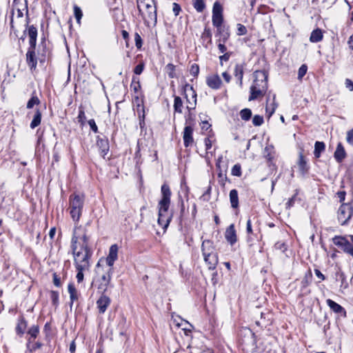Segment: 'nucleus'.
Listing matches in <instances>:
<instances>
[{
    "label": "nucleus",
    "mask_w": 353,
    "mask_h": 353,
    "mask_svg": "<svg viewBox=\"0 0 353 353\" xmlns=\"http://www.w3.org/2000/svg\"><path fill=\"white\" fill-rule=\"evenodd\" d=\"M188 348L190 353H213L212 349L208 347L199 339H192Z\"/></svg>",
    "instance_id": "nucleus-10"
},
{
    "label": "nucleus",
    "mask_w": 353,
    "mask_h": 353,
    "mask_svg": "<svg viewBox=\"0 0 353 353\" xmlns=\"http://www.w3.org/2000/svg\"><path fill=\"white\" fill-rule=\"evenodd\" d=\"M28 323L24 317L21 316L18 320V323L16 327V332L17 334L22 336L26 330Z\"/></svg>",
    "instance_id": "nucleus-31"
},
{
    "label": "nucleus",
    "mask_w": 353,
    "mask_h": 353,
    "mask_svg": "<svg viewBox=\"0 0 353 353\" xmlns=\"http://www.w3.org/2000/svg\"><path fill=\"white\" fill-rule=\"evenodd\" d=\"M26 31L28 32V35L29 37V46H36L37 39V28L33 25L28 26L26 30L23 32L24 35L26 34Z\"/></svg>",
    "instance_id": "nucleus-21"
},
{
    "label": "nucleus",
    "mask_w": 353,
    "mask_h": 353,
    "mask_svg": "<svg viewBox=\"0 0 353 353\" xmlns=\"http://www.w3.org/2000/svg\"><path fill=\"white\" fill-rule=\"evenodd\" d=\"M30 343L28 341V343H27V347L28 349L29 350V351L30 352H33L34 351H36L38 349H40L43 344L41 343V342H36L34 344H33L31 347L30 346Z\"/></svg>",
    "instance_id": "nucleus-57"
},
{
    "label": "nucleus",
    "mask_w": 353,
    "mask_h": 353,
    "mask_svg": "<svg viewBox=\"0 0 353 353\" xmlns=\"http://www.w3.org/2000/svg\"><path fill=\"white\" fill-rule=\"evenodd\" d=\"M131 88L134 92H137L141 89V84L139 78L135 77H132Z\"/></svg>",
    "instance_id": "nucleus-47"
},
{
    "label": "nucleus",
    "mask_w": 353,
    "mask_h": 353,
    "mask_svg": "<svg viewBox=\"0 0 353 353\" xmlns=\"http://www.w3.org/2000/svg\"><path fill=\"white\" fill-rule=\"evenodd\" d=\"M161 198L158 202V220L157 223L159 226L162 227L164 232L169 226L172 217L173 212L169 211L172 192L170 186L164 183L161 188Z\"/></svg>",
    "instance_id": "nucleus-1"
},
{
    "label": "nucleus",
    "mask_w": 353,
    "mask_h": 353,
    "mask_svg": "<svg viewBox=\"0 0 353 353\" xmlns=\"http://www.w3.org/2000/svg\"><path fill=\"white\" fill-rule=\"evenodd\" d=\"M190 73L194 77H196L199 73V66L196 63H193L190 69Z\"/></svg>",
    "instance_id": "nucleus-56"
},
{
    "label": "nucleus",
    "mask_w": 353,
    "mask_h": 353,
    "mask_svg": "<svg viewBox=\"0 0 353 353\" xmlns=\"http://www.w3.org/2000/svg\"><path fill=\"white\" fill-rule=\"evenodd\" d=\"M41 112L39 109H36L33 115L32 120L30 123V127L31 129H34L41 124Z\"/></svg>",
    "instance_id": "nucleus-30"
},
{
    "label": "nucleus",
    "mask_w": 353,
    "mask_h": 353,
    "mask_svg": "<svg viewBox=\"0 0 353 353\" xmlns=\"http://www.w3.org/2000/svg\"><path fill=\"white\" fill-rule=\"evenodd\" d=\"M172 11L175 17L178 16L181 11V6L177 3H174L172 5Z\"/></svg>",
    "instance_id": "nucleus-63"
},
{
    "label": "nucleus",
    "mask_w": 353,
    "mask_h": 353,
    "mask_svg": "<svg viewBox=\"0 0 353 353\" xmlns=\"http://www.w3.org/2000/svg\"><path fill=\"white\" fill-rule=\"evenodd\" d=\"M173 106L175 112L182 113L183 101L180 97L174 96Z\"/></svg>",
    "instance_id": "nucleus-41"
},
{
    "label": "nucleus",
    "mask_w": 353,
    "mask_h": 353,
    "mask_svg": "<svg viewBox=\"0 0 353 353\" xmlns=\"http://www.w3.org/2000/svg\"><path fill=\"white\" fill-rule=\"evenodd\" d=\"M74 14L77 23H80V21L83 17V12L81 8L77 6H74Z\"/></svg>",
    "instance_id": "nucleus-52"
},
{
    "label": "nucleus",
    "mask_w": 353,
    "mask_h": 353,
    "mask_svg": "<svg viewBox=\"0 0 353 353\" xmlns=\"http://www.w3.org/2000/svg\"><path fill=\"white\" fill-rule=\"evenodd\" d=\"M230 201L231 207L234 209L239 208V196L238 192L236 189H233L230 192Z\"/></svg>",
    "instance_id": "nucleus-34"
},
{
    "label": "nucleus",
    "mask_w": 353,
    "mask_h": 353,
    "mask_svg": "<svg viewBox=\"0 0 353 353\" xmlns=\"http://www.w3.org/2000/svg\"><path fill=\"white\" fill-rule=\"evenodd\" d=\"M193 128L191 125H187L183 132V144L185 148L191 146L194 142Z\"/></svg>",
    "instance_id": "nucleus-16"
},
{
    "label": "nucleus",
    "mask_w": 353,
    "mask_h": 353,
    "mask_svg": "<svg viewBox=\"0 0 353 353\" xmlns=\"http://www.w3.org/2000/svg\"><path fill=\"white\" fill-rule=\"evenodd\" d=\"M134 42L137 49H141L142 47L143 41L140 34L138 32H135L134 34Z\"/></svg>",
    "instance_id": "nucleus-61"
},
{
    "label": "nucleus",
    "mask_w": 353,
    "mask_h": 353,
    "mask_svg": "<svg viewBox=\"0 0 353 353\" xmlns=\"http://www.w3.org/2000/svg\"><path fill=\"white\" fill-rule=\"evenodd\" d=\"M276 96L275 94L273 95L272 101L271 103H269L267 101L266 107H265V111L268 114V117H270L275 112L278 104L275 101ZM269 101V99H268Z\"/></svg>",
    "instance_id": "nucleus-33"
},
{
    "label": "nucleus",
    "mask_w": 353,
    "mask_h": 353,
    "mask_svg": "<svg viewBox=\"0 0 353 353\" xmlns=\"http://www.w3.org/2000/svg\"><path fill=\"white\" fill-rule=\"evenodd\" d=\"M244 74V67L243 64L237 63L235 65L234 70V75L238 80L240 87L243 85V77Z\"/></svg>",
    "instance_id": "nucleus-27"
},
{
    "label": "nucleus",
    "mask_w": 353,
    "mask_h": 353,
    "mask_svg": "<svg viewBox=\"0 0 353 353\" xmlns=\"http://www.w3.org/2000/svg\"><path fill=\"white\" fill-rule=\"evenodd\" d=\"M118 250L119 248L117 244L112 245L109 249V253L105 259V261L110 268L113 266L115 261L118 259Z\"/></svg>",
    "instance_id": "nucleus-19"
},
{
    "label": "nucleus",
    "mask_w": 353,
    "mask_h": 353,
    "mask_svg": "<svg viewBox=\"0 0 353 353\" xmlns=\"http://www.w3.org/2000/svg\"><path fill=\"white\" fill-rule=\"evenodd\" d=\"M192 5L198 12H202L205 8L204 0H192Z\"/></svg>",
    "instance_id": "nucleus-42"
},
{
    "label": "nucleus",
    "mask_w": 353,
    "mask_h": 353,
    "mask_svg": "<svg viewBox=\"0 0 353 353\" xmlns=\"http://www.w3.org/2000/svg\"><path fill=\"white\" fill-rule=\"evenodd\" d=\"M50 299L52 304L57 307L59 305V294L57 291L52 290L50 292Z\"/></svg>",
    "instance_id": "nucleus-45"
},
{
    "label": "nucleus",
    "mask_w": 353,
    "mask_h": 353,
    "mask_svg": "<svg viewBox=\"0 0 353 353\" xmlns=\"http://www.w3.org/2000/svg\"><path fill=\"white\" fill-rule=\"evenodd\" d=\"M333 243L341 249V250L353 257V244L350 242L346 236L336 235L332 239Z\"/></svg>",
    "instance_id": "nucleus-7"
},
{
    "label": "nucleus",
    "mask_w": 353,
    "mask_h": 353,
    "mask_svg": "<svg viewBox=\"0 0 353 353\" xmlns=\"http://www.w3.org/2000/svg\"><path fill=\"white\" fill-rule=\"evenodd\" d=\"M334 159L338 163H341L346 157V152L343 145L339 143L334 154Z\"/></svg>",
    "instance_id": "nucleus-28"
},
{
    "label": "nucleus",
    "mask_w": 353,
    "mask_h": 353,
    "mask_svg": "<svg viewBox=\"0 0 353 353\" xmlns=\"http://www.w3.org/2000/svg\"><path fill=\"white\" fill-rule=\"evenodd\" d=\"M325 145L323 141H316L314 143V155L318 159L321 157V153L325 150Z\"/></svg>",
    "instance_id": "nucleus-35"
},
{
    "label": "nucleus",
    "mask_w": 353,
    "mask_h": 353,
    "mask_svg": "<svg viewBox=\"0 0 353 353\" xmlns=\"http://www.w3.org/2000/svg\"><path fill=\"white\" fill-rule=\"evenodd\" d=\"M231 174L232 176H241L242 174L241 165L239 163L235 164L232 168Z\"/></svg>",
    "instance_id": "nucleus-49"
},
{
    "label": "nucleus",
    "mask_w": 353,
    "mask_h": 353,
    "mask_svg": "<svg viewBox=\"0 0 353 353\" xmlns=\"http://www.w3.org/2000/svg\"><path fill=\"white\" fill-rule=\"evenodd\" d=\"M178 203L180 205V208H181L180 209L179 221L181 222L182 219H183V216L184 215V212H185V205H184L183 199H182V197L181 196H179Z\"/></svg>",
    "instance_id": "nucleus-53"
},
{
    "label": "nucleus",
    "mask_w": 353,
    "mask_h": 353,
    "mask_svg": "<svg viewBox=\"0 0 353 353\" xmlns=\"http://www.w3.org/2000/svg\"><path fill=\"white\" fill-rule=\"evenodd\" d=\"M232 52L223 53V54L219 57L220 64L222 65L224 61H228L230 59V57L232 56Z\"/></svg>",
    "instance_id": "nucleus-59"
},
{
    "label": "nucleus",
    "mask_w": 353,
    "mask_h": 353,
    "mask_svg": "<svg viewBox=\"0 0 353 353\" xmlns=\"http://www.w3.org/2000/svg\"><path fill=\"white\" fill-rule=\"evenodd\" d=\"M90 235L84 226H76L74 228L71 239L72 252H93L90 245Z\"/></svg>",
    "instance_id": "nucleus-2"
},
{
    "label": "nucleus",
    "mask_w": 353,
    "mask_h": 353,
    "mask_svg": "<svg viewBox=\"0 0 353 353\" xmlns=\"http://www.w3.org/2000/svg\"><path fill=\"white\" fill-rule=\"evenodd\" d=\"M223 6L219 1L214 3L212 7V21L213 26H219L223 22Z\"/></svg>",
    "instance_id": "nucleus-11"
},
{
    "label": "nucleus",
    "mask_w": 353,
    "mask_h": 353,
    "mask_svg": "<svg viewBox=\"0 0 353 353\" xmlns=\"http://www.w3.org/2000/svg\"><path fill=\"white\" fill-rule=\"evenodd\" d=\"M97 145L100 150L101 155L103 157V158H105V155L108 153L110 149L108 139L105 137H98L97 141Z\"/></svg>",
    "instance_id": "nucleus-23"
},
{
    "label": "nucleus",
    "mask_w": 353,
    "mask_h": 353,
    "mask_svg": "<svg viewBox=\"0 0 353 353\" xmlns=\"http://www.w3.org/2000/svg\"><path fill=\"white\" fill-rule=\"evenodd\" d=\"M151 7L152 8H145L147 16L145 17L143 14L141 17L147 26H149L150 23H152L154 26H156L157 23V4H152Z\"/></svg>",
    "instance_id": "nucleus-13"
},
{
    "label": "nucleus",
    "mask_w": 353,
    "mask_h": 353,
    "mask_svg": "<svg viewBox=\"0 0 353 353\" xmlns=\"http://www.w3.org/2000/svg\"><path fill=\"white\" fill-rule=\"evenodd\" d=\"M206 83L210 88L218 90L221 86L222 81L218 74H213L207 77Z\"/></svg>",
    "instance_id": "nucleus-24"
},
{
    "label": "nucleus",
    "mask_w": 353,
    "mask_h": 353,
    "mask_svg": "<svg viewBox=\"0 0 353 353\" xmlns=\"http://www.w3.org/2000/svg\"><path fill=\"white\" fill-rule=\"evenodd\" d=\"M297 165L299 167V170L302 176L306 175L310 170V165L307 162V159L305 157L303 154V150L301 149L299 152V159L297 161Z\"/></svg>",
    "instance_id": "nucleus-15"
},
{
    "label": "nucleus",
    "mask_w": 353,
    "mask_h": 353,
    "mask_svg": "<svg viewBox=\"0 0 353 353\" xmlns=\"http://www.w3.org/2000/svg\"><path fill=\"white\" fill-rule=\"evenodd\" d=\"M225 238L231 245H233L237 241V236L234 224H231L227 228L225 233Z\"/></svg>",
    "instance_id": "nucleus-25"
},
{
    "label": "nucleus",
    "mask_w": 353,
    "mask_h": 353,
    "mask_svg": "<svg viewBox=\"0 0 353 353\" xmlns=\"http://www.w3.org/2000/svg\"><path fill=\"white\" fill-rule=\"evenodd\" d=\"M326 303L330 307V310L337 314L339 316L343 318L347 316L346 310L339 303L330 299L326 300Z\"/></svg>",
    "instance_id": "nucleus-18"
},
{
    "label": "nucleus",
    "mask_w": 353,
    "mask_h": 353,
    "mask_svg": "<svg viewBox=\"0 0 353 353\" xmlns=\"http://www.w3.org/2000/svg\"><path fill=\"white\" fill-rule=\"evenodd\" d=\"M239 115L243 121H248L252 118V110L250 108L242 109L239 112Z\"/></svg>",
    "instance_id": "nucleus-40"
},
{
    "label": "nucleus",
    "mask_w": 353,
    "mask_h": 353,
    "mask_svg": "<svg viewBox=\"0 0 353 353\" xmlns=\"http://www.w3.org/2000/svg\"><path fill=\"white\" fill-rule=\"evenodd\" d=\"M323 39V33L321 29L316 28L314 30L310 35V41L312 43H317Z\"/></svg>",
    "instance_id": "nucleus-36"
},
{
    "label": "nucleus",
    "mask_w": 353,
    "mask_h": 353,
    "mask_svg": "<svg viewBox=\"0 0 353 353\" xmlns=\"http://www.w3.org/2000/svg\"><path fill=\"white\" fill-rule=\"evenodd\" d=\"M274 248L276 250H281L282 252H285L287 250V245L284 242L278 241L274 244Z\"/></svg>",
    "instance_id": "nucleus-60"
},
{
    "label": "nucleus",
    "mask_w": 353,
    "mask_h": 353,
    "mask_svg": "<svg viewBox=\"0 0 353 353\" xmlns=\"http://www.w3.org/2000/svg\"><path fill=\"white\" fill-rule=\"evenodd\" d=\"M246 232L248 234L247 241L249 243L252 242L253 239L250 235L253 234L254 233H253V230H252L251 220L250 219L247 221Z\"/></svg>",
    "instance_id": "nucleus-44"
},
{
    "label": "nucleus",
    "mask_w": 353,
    "mask_h": 353,
    "mask_svg": "<svg viewBox=\"0 0 353 353\" xmlns=\"http://www.w3.org/2000/svg\"><path fill=\"white\" fill-rule=\"evenodd\" d=\"M137 8L139 10V12L141 15H143V11L141 8L143 7L145 8H152L151 6L152 4H157L156 0H137Z\"/></svg>",
    "instance_id": "nucleus-29"
},
{
    "label": "nucleus",
    "mask_w": 353,
    "mask_h": 353,
    "mask_svg": "<svg viewBox=\"0 0 353 353\" xmlns=\"http://www.w3.org/2000/svg\"><path fill=\"white\" fill-rule=\"evenodd\" d=\"M145 68V63L143 61H141L136 67L134 68V73L137 75L141 74Z\"/></svg>",
    "instance_id": "nucleus-58"
},
{
    "label": "nucleus",
    "mask_w": 353,
    "mask_h": 353,
    "mask_svg": "<svg viewBox=\"0 0 353 353\" xmlns=\"http://www.w3.org/2000/svg\"><path fill=\"white\" fill-rule=\"evenodd\" d=\"M41 101L36 94L35 91L32 93L30 99L28 100L26 108L28 109H32L34 105L40 104Z\"/></svg>",
    "instance_id": "nucleus-37"
},
{
    "label": "nucleus",
    "mask_w": 353,
    "mask_h": 353,
    "mask_svg": "<svg viewBox=\"0 0 353 353\" xmlns=\"http://www.w3.org/2000/svg\"><path fill=\"white\" fill-rule=\"evenodd\" d=\"M182 94L186 99V101L190 105H187V109L190 111L196 107V93L193 87L189 83H185L183 86Z\"/></svg>",
    "instance_id": "nucleus-8"
},
{
    "label": "nucleus",
    "mask_w": 353,
    "mask_h": 353,
    "mask_svg": "<svg viewBox=\"0 0 353 353\" xmlns=\"http://www.w3.org/2000/svg\"><path fill=\"white\" fill-rule=\"evenodd\" d=\"M352 216L353 205L350 203H343L337 212V219L341 225H347Z\"/></svg>",
    "instance_id": "nucleus-6"
},
{
    "label": "nucleus",
    "mask_w": 353,
    "mask_h": 353,
    "mask_svg": "<svg viewBox=\"0 0 353 353\" xmlns=\"http://www.w3.org/2000/svg\"><path fill=\"white\" fill-rule=\"evenodd\" d=\"M110 299L102 292L101 296L97 301V305L100 314H103L110 304Z\"/></svg>",
    "instance_id": "nucleus-22"
},
{
    "label": "nucleus",
    "mask_w": 353,
    "mask_h": 353,
    "mask_svg": "<svg viewBox=\"0 0 353 353\" xmlns=\"http://www.w3.org/2000/svg\"><path fill=\"white\" fill-rule=\"evenodd\" d=\"M274 147L272 145H267L264 149V157L269 161H271L274 158Z\"/></svg>",
    "instance_id": "nucleus-43"
},
{
    "label": "nucleus",
    "mask_w": 353,
    "mask_h": 353,
    "mask_svg": "<svg viewBox=\"0 0 353 353\" xmlns=\"http://www.w3.org/2000/svg\"><path fill=\"white\" fill-rule=\"evenodd\" d=\"M263 122V117L261 115L256 114L252 118V123L254 126H261Z\"/></svg>",
    "instance_id": "nucleus-54"
},
{
    "label": "nucleus",
    "mask_w": 353,
    "mask_h": 353,
    "mask_svg": "<svg viewBox=\"0 0 353 353\" xmlns=\"http://www.w3.org/2000/svg\"><path fill=\"white\" fill-rule=\"evenodd\" d=\"M83 194L73 193L69 197L70 214L74 221H79L84 205Z\"/></svg>",
    "instance_id": "nucleus-5"
},
{
    "label": "nucleus",
    "mask_w": 353,
    "mask_h": 353,
    "mask_svg": "<svg viewBox=\"0 0 353 353\" xmlns=\"http://www.w3.org/2000/svg\"><path fill=\"white\" fill-rule=\"evenodd\" d=\"M346 139L348 143L353 145V128L347 132Z\"/></svg>",
    "instance_id": "nucleus-64"
},
{
    "label": "nucleus",
    "mask_w": 353,
    "mask_h": 353,
    "mask_svg": "<svg viewBox=\"0 0 353 353\" xmlns=\"http://www.w3.org/2000/svg\"><path fill=\"white\" fill-rule=\"evenodd\" d=\"M75 268L77 270V274L76 276L77 282L81 283L83 281V277H84L83 271L87 270L88 268H82L81 266V268H79V267H75Z\"/></svg>",
    "instance_id": "nucleus-51"
},
{
    "label": "nucleus",
    "mask_w": 353,
    "mask_h": 353,
    "mask_svg": "<svg viewBox=\"0 0 353 353\" xmlns=\"http://www.w3.org/2000/svg\"><path fill=\"white\" fill-rule=\"evenodd\" d=\"M68 290L70 294V307H72L73 303L78 300V292L73 283H70L68 284Z\"/></svg>",
    "instance_id": "nucleus-32"
},
{
    "label": "nucleus",
    "mask_w": 353,
    "mask_h": 353,
    "mask_svg": "<svg viewBox=\"0 0 353 353\" xmlns=\"http://www.w3.org/2000/svg\"><path fill=\"white\" fill-rule=\"evenodd\" d=\"M175 65L172 63H168L167 65H166V69L168 70V77L170 78H176V73H175Z\"/></svg>",
    "instance_id": "nucleus-48"
},
{
    "label": "nucleus",
    "mask_w": 353,
    "mask_h": 353,
    "mask_svg": "<svg viewBox=\"0 0 353 353\" xmlns=\"http://www.w3.org/2000/svg\"><path fill=\"white\" fill-rule=\"evenodd\" d=\"M307 71V66L305 64H303L299 68L298 70V79L301 80L303 77L305 75Z\"/></svg>",
    "instance_id": "nucleus-55"
},
{
    "label": "nucleus",
    "mask_w": 353,
    "mask_h": 353,
    "mask_svg": "<svg viewBox=\"0 0 353 353\" xmlns=\"http://www.w3.org/2000/svg\"><path fill=\"white\" fill-rule=\"evenodd\" d=\"M312 274L310 269L307 270V272L305 274L302 281L301 285L303 288H305L310 285L312 283Z\"/></svg>",
    "instance_id": "nucleus-39"
},
{
    "label": "nucleus",
    "mask_w": 353,
    "mask_h": 353,
    "mask_svg": "<svg viewBox=\"0 0 353 353\" xmlns=\"http://www.w3.org/2000/svg\"><path fill=\"white\" fill-rule=\"evenodd\" d=\"M36 46H29L26 52V63L31 71L35 70L37 65V58L35 54Z\"/></svg>",
    "instance_id": "nucleus-14"
},
{
    "label": "nucleus",
    "mask_w": 353,
    "mask_h": 353,
    "mask_svg": "<svg viewBox=\"0 0 353 353\" xmlns=\"http://www.w3.org/2000/svg\"><path fill=\"white\" fill-rule=\"evenodd\" d=\"M77 118H78L79 122L81 125H84L85 124V120H86V117H85V112H84V110H83L82 106L79 107V114H78V117Z\"/></svg>",
    "instance_id": "nucleus-50"
},
{
    "label": "nucleus",
    "mask_w": 353,
    "mask_h": 353,
    "mask_svg": "<svg viewBox=\"0 0 353 353\" xmlns=\"http://www.w3.org/2000/svg\"><path fill=\"white\" fill-rule=\"evenodd\" d=\"M254 81L250 87L249 101H253L265 94L268 90V72L265 70H256L254 73Z\"/></svg>",
    "instance_id": "nucleus-3"
},
{
    "label": "nucleus",
    "mask_w": 353,
    "mask_h": 353,
    "mask_svg": "<svg viewBox=\"0 0 353 353\" xmlns=\"http://www.w3.org/2000/svg\"><path fill=\"white\" fill-rule=\"evenodd\" d=\"M201 38L203 40H208L209 43H212V32L210 28H205L204 31L202 33Z\"/></svg>",
    "instance_id": "nucleus-46"
},
{
    "label": "nucleus",
    "mask_w": 353,
    "mask_h": 353,
    "mask_svg": "<svg viewBox=\"0 0 353 353\" xmlns=\"http://www.w3.org/2000/svg\"><path fill=\"white\" fill-rule=\"evenodd\" d=\"M39 59L41 63L45 62L46 60V57H48L50 54V50L47 46V43L45 38H43L39 46Z\"/></svg>",
    "instance_id": "nucleus-17"
},
{
    "label": "nucleus",
    "mask_w": 353,
    "mask_h": 353,
    "mask_svg": "<svg viewBox=\"0 0 353 353\" xmlns=\"http://www.w3.org/2000/svg\"><path fill=\"white\" fill-rule=\"evenodd\" d=\"M112 268H109L107 272L101 276V283L98 286V289L105 293L107 291L108 286L111 281Z\"/></svg>",
    "instance_id": "nucleus-20"
},
{
    "label": "nucleus",
    "mask_w": 353,
    "mask_h": 353,
    "mask_svg": "<svg viewBox=\"0 0 353 353\" xmlns=\"http://www.w3.org/2000/svg\"><path fill=\"white\" fill-rule=\"evenodd\" d=\"M137 116L139 120V126L143 131L145 127V111L144 105L141 103H138L137 105Z\"/></svg>",
    "instance_id": "nucleus-26"
},
{
    "label": "nucleus",
    "mask_w": 353,
    "mask_h": 353,
    "mask_svg": "<svg viewBox=\"0 0 353 353\" xmlns=\"http://www.w3.org/2000/svg\"><path fill=\"white\" fill-rule=\"evenodd\" d=\"M53 283L56 287L59 288L61 286V279L59 276L55 272L53 274Z\"/></svg>",
    "instance_id": "nucleus-62"
},
{
    "label": "nucleus",
    "mask_w": 353,
    "mask_h": 353,
    "mask_svg": "<svg viewBox=\"0 0 353 353\" xmlns=\"http://www.w3.org/2000/svg\"><path fill=\"white\" fill-rule=\"evenodd\" d=\"M201 251L208 269L214 270L218 264V256L214 252L213 243L210 240L203 241L201 245Z\"/></svg>",
    "instance_id": "nucleus-4"
},
{
    "label": "nucleus",
    "mask_w": 353,
    "mask_h": 353,
    "mask_svg": "<svg viewBox=\"0 0 353 353\" xmlns=\"http://www.w3.org/2000/svg\"><path fill=\"white\" fill-rule=\"evenodd\" d=\"M216 28L215 37H217L216 41L226 43L230 36L229 27L220 23L219 26H214Z\"/></svg>",
    "instance_id": "nucleus-12"
},
{
    "label": "nucleus",
    "mask_w": 353,
    "mask_h": 353,
    "mask_svg": "<svg viewBox=\"0 0 353 353\" xmlns=\"http://www.w3.org/2000/svg\"><path fill=\"white\" fill-rule=\"evenodd\" d=\"M72 253L73 254L75 267L81 268V266L84 268H89L90 259L92 257L93 252H75Z\"/></svg>",
    "instance_id": "nucleus-9"
},
{
    "label": "nucleus",
    "mask_w": 353,
    "mask_h": 353,
    "mask_svg": "<svg viewBox=\"0 0 353 353\" xmlns=\"http://www.w3.org/2000/svg\"><path fill=\"white\" fill-rule=\"evenodd\" d=\"M39 333V325H33L32 326H31L28 331V334L30 336V338L28 339V341L29 343H31L32 339H36L37 336H38Z\"/></svg>",
    "instance_id": "nucleus-38"
}]
</instances>
